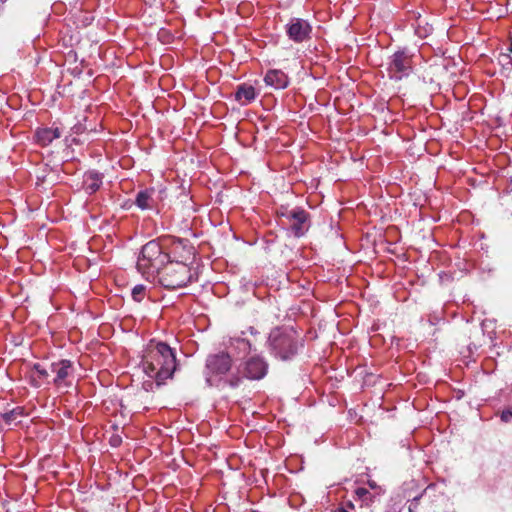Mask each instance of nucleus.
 Returning <instances> with one entry per match:
<instances>
[{
    "mask_svg": "<svg viewBox=\"0 0 512 512\" xmlns=\"http://www.w3.org/2000/svg\"><path fill=\"white\" fill-rule=\"evenodd\" d=\"M144 373L160 386L171 378L176 370V355L174 350L164 342L150 341L142 357Z\"/></svg>",
    "mask_w": 512,
    "mask_h": 512,
    "instance_id": "obj_1",
    "label": "nucleus"
},
{
    "mask_svg": "<svg viewBox=\"0 0 512 512\" xmlns=\"http://www.w3.org/2000/svg\"><path fill=\"white\" fill-rule=\"evenodd\" d=\"M180 247L185 252L184 255H181V260L169 259L157 275L159 283L167 289L182 288L192 281V273L188 262L194 257V248L187 241L178 239L174 245V253Z\"/></svg>",
    "mask_w": 512,
    "mask_h": 512,
    "instance_id": "obj_2",
    "label": "nucleus"
},
{
    "mask_svg": "<svg viewBox=\"0 0 512 512\" xmlns=\"http://www.w3.org/2000/svg\"><path fill=\"white\" fill-rule=\"evenodd\" d=\"M271 352L282 360L292 358L302 345V338L293 327H277L268 339Z\"/></svg>",
    "mask_w": 512,
    "mask_h": 512,
    "instance_id": "obj_3",
    "label": "nucleus"
},
{
    "mask_svg": "<svg viewBox=\"0 0 512 512\" xmlns=\"http://www.w3.org/2000/svg\"><path fill=\"white\" fill-rule=\"evenodd\" d=\"M169 259L170 255L163 252L159 242L149 241L142 247L137 261V269L147 279L155 278Z\"/></svg>",
    "mask_w": 512,
    "mask_h": 512,
    "instance_id": "obj_4",
    "label": "nucleus"
},
{
    "mask_svg": "<svg viewBox=\"0 0 512 512\" xmlns=\"http://www.w3.org/2000/svg\"><path fill=\"white\" fill-rule=\"evenodd\" d=\"M279 216L281 223L286 225L296 237L303 236L309 228L308 213L301 208L290 210L282 208L279 212Z\"/></svg>",
    "mask_w": 512,
    "mask_h": 512,
    "instance_id": "obj_5",
    "label": "nucleus"
},
{
    "mask_svg": "<svg viewBox=\"0 0 512 512\" xmlns=\"http://www.w3.org/2000/svg\"><path fill=\"white\" fill-rule=\"evenodd\" d=\"M412 69L411 57L404 51H398L391 57V61L388 68L389 76L396 80L409 75Z\"/></svg>",
    "mask_w": 512,
    "mask_h": 512,
    "instance_id": "obj_6",
    "label": "nucleus"
},
{
    "mask_svg": "<svg viewBox=\"0 0 512 512\" xmlns=\"http://www.w3.org/2000/svg\"><path fill=\"white\" fill-rule=\"evenodd\" d=\"M312 27L308 21L301 18H292L286 24V33L290 40L301 43L310 38Z\"/></svg>",
    "mask_w": 512,
    "mask_h": 512,
    "instance_id": "obj_7",
    "label": "nucleus"
},
{
    "mask_svg": "<svg viewBox=\"0 0 512 512\" xmlns=\"http://www.w3.org/2000/svg\"><path fill=\"white\" fill-rule=\"evenodd\" d=\"M240 371L247 379L260 380L267 374L268 364L263 358L254 356L242 364Z\"/></svg>",
    "mask_w": 512,
    "mask_h": 512,
    "instance_id": "obj_8",
    "label": "nucleus"
},
{
    "mask_svg": "<svg viewBox=\"0 0 512 512\" xmlns=\"http://www.w3.org/2000/svg\"><path fill=\"white\" fill-rule=\"evenodd\" d=\"M231 366V357L224 352L210 355L206 360V368L213 375H224L230 370Z\"/></svg>",
    "mask_w": 512,
    "mask_h": 512,
    "instance_id": "obj_9",
    "label": "nucleus"
},
{
    "mask_svg": "<svg viewBox=\"0 0 512 512\" xmlns=\"http://www.w3.org/2000/svg\"><path fill=\"white\" fill-rule=\"evenodd\" d=\"M51 370L56 374L54 383L61 385L72 373L73 367L69 360H61L51 365Z\"/></svg>",
    "mask_w": 512,
    "mask_h": 512,
    "instance_id": "obj_10",
    "label": "nucleus"
},
{
    "mask_svg": "<svg viewBox=\"0 0 512 512\" xmlns=\"http://www.w3.org/2000/svg\"><path fill=\"white\" fill-rule=\"evenodd\" d=\"M265 83L275 89H283L288 86V76L281 70H269L264 78Z\"/></svg>",
    "mask_w": 512,
    "mask_h": 512,
    "instance_id": "obj_11",
    "label": "nucleus"
},
{
    "mask_svg": "<svg viewBox=\"0 0 512 512\" xmlns=\"http://www.w3.org/2000/svg\"><path fill=\"white\" fill-rule=\"evenodd\" d=\"M61 136L59 128H41L36 131V140L42 146L49 145Z\"/></svg>",
    "mask_w": 512,
    "mask_h": 512,
    "instance_id": "obj_12",
    "label": "nucleus"
},
{
    "mask_svg": "<svg viewBox=\"0 0 512 512\" xmlns=\"http://www.w3.org/2000/svg\"><path fill=\"white\" fill-rule=\"evenodd\" d=\"M102 178V175L95 171L85 173L83 180L85 190L90 194L96 192L102 184Z\"/></svg>",
    "mask_w": 512,
    "mask_h": 512,
    "instance_id": "obj_13",
    "label": "nucleus"
},
{
    "mask_svg": "<svg viewBox=\"0 0 512 512\" xmlns=\"http://www.w3.org/2000/svg\"><path fill=\"white\" fill-rule=\"evenodd\" d=\"M256 97L255 88L251 85L242 84L238 86L235 93V99L242 105H246L253 101Z\"/></svg>",
    "mask_w": 512,
    "mask_h": 512,
    "instance_id": "obj_14",
    "label": "nucleus"
},
{
    "mask_svg": "<svg viewBox=\"0 0 512 512\" xmlns=\"http://www.w3.org/2000/svg\"><path fill=\"white\" fill-rule=\"evenodd\" d=\"M152 190L140 191L136 196V205L141 209H150L152 207Z\"/></svg>",
    "mask_w": 512,
    "mask_h": 512,
    "instance_id": "obj_15",
    "label": "nucleus"
},
{
    "mask_svg": "<svg viewBox=\"0 0 512 512\" xmlns=\"http://www.w3.org/2000/svg\"><path fill=\"white\" fill-rule=\"evenodd\" d=\"M22 415V408L18 407L9 412L1 414V418L7 425H11L13 423H16V420Z\"/></svg>",
    "mask_w": 512,
    "mask_h": 512,
    "instance_id": "obj_16",
    "label": "nucleus"
},
{
    "mask_svg": "<svg viewBox=\"0 0 512 512\" xmlns=\"http://www.w3.org/2000/svg\"><path fill=\"white\" fill-rule=\"evenodd\" d=\"M48 377V372L40 364H35L32 369L33 381L37 379L44 380Z\"/></svg>",
    "mask_w": 512,
    "mask_h": 512,
    "instance_id": "obj_17",
    "label": "nucleus"
},
{
    "mask_svg": "<svg viewBox=\"0 0 512 512\" xmlns=\"http://www.w3.org/2000/svg\"><path fill=\"white\" fill-rule=\"evenodd\" d=\"M145 295V286L143 285H136L132 289V297L135 301L140 302Z\"/></svg>",
    "mask_w": 512,
    "mask_h": 512,
    "instance_id": "obj_18",
    "label": "nucleus"
},
{
    "mask_svg": "<svg viewBox=\"0 0 512 512\" xmlns=\"http://www.w3.org/2000/svg\"><path fill=\"white\" fill-rule=\"evenodd\" d=\"M355 494L357 497L363 501L368 500V496L370 495V492L366 488H357L355 490Z\"/></svg>",
    "mask_w": 512,
    "mask_h": 512,
    "instance_id": "obj_19",
    "label": "nucleus"
},
{
    "mask_svg": "<svg viewBox=\"0 0 512 512\" xmlns=\"http://www.w3.org/2000/svg\"><path fill=\"white\" fill-rule=\"evenodd\" d=\"M177 241L178 240L173 241L172 248H171V253L174 255L175 260H181V255H184L185 252H184V249L182 247H180V248L177 249V252L174 253V245H175V242H177Z\"/></svg>",
    "mask_w": 512,
    "mask_h": 512,
    "instance_id": "obj_20",
    "label": "nucleus"
},
{
    "mask_svg": "<svg viewBox=\"0 0 512 512\" xmlns=\"http://www.w3.org/2000/svg\"><path fill=\"white\" fill-rule=\"evenodd\" d=\"M228 382L231 387H237L241 382V378L239 376H233L229 379Z\"/></svg>",
    "mask_w": 512,
    "mask_h": 512,
    "instance_id": "obj_21",
    "label": "nucleus"
},
{
    "mask_svg": "<svg viewBox=\"0 0 512 512\" xmlns=\"http://www.w3.org/2000/svg\"><path fill=\"white\" fill-rule=\"evenodd\" d=\"M509 52L512 53V36L510 37V46L508 48Z\"/></svg>",
    "mask_w": 512,
    "mask_h": 512,
    "instance_id": "obj_22",
    "label": "nucleus"
},
{
    "mask_svg": "<svg viewBox=\"0 0 512 512\" xmlns=\"http://www.w3.org/2000/svg\"><path fill=\"white\" fill-rule=\"evenodd\" d=\"M369 485L371 488H375L376 487V484L374 482H369Z\"/></svg>",
    "mask_w": 512,
    "mask_h": 512,
    "instance_id": "obj_23",
    "label": "nucleus"
},
{
    "mask_svg": "<svg viewBox=\"0 0 512 512\" xmlns=\"http://www.w3.org/2000/svg\"><path fill=\"white\" fill-rule=\"evenodd\" d=\"M349 507L354 508V505L352 503H349Z\"/></svg>",
    "mask_w": 512,
    "mask_h": 512,
    "instance_id": "obj_24",
    "label": "nucleus"
}]
</instances>
